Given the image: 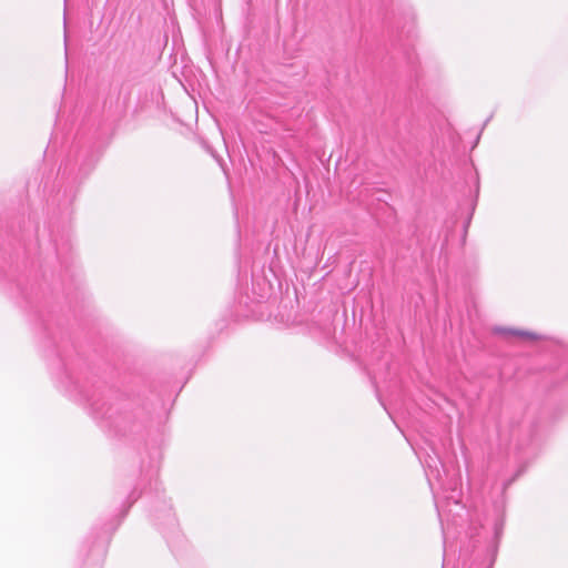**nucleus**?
Masks as SVG:
<instances>
[{
	"mask_svg": "<svg viewBox=\"0 0 568 568\" xmlns=\"http://www.w3.org/2000/svg\"><path fill=\"white\" fill-rule=\"evenodd\" d=\"M426 463H427V468H428L427 477H428V481H429L430 487L432 488L434 487L433 479H435L437 485L440 488L444 489L445 488V484H444V480L442 478V471L438 468L437 463L432 457H429V459Z\"/></svg>",
	"mask_w": 568,
	"mask_h": 568,
	"instance_id": "1",
	"label": "nucleus"
},
{
	"mask_svg": "<svg viewBox=\"0 0 568 568\" xmlns=\"http://www.w3.org/2000/svg\"><path fill=\"white\" fill-rule=\"evenodd\" d=\"M456 487H457V480H455V479H454V480H452V481L449 483V488H450L452 490H455V489H456Z\"/></svg>",
	"mask_w": 568,
	"mask_h": 568,
	"instance_id": "3",
	"label": "nucleus"
},
{
	"mask_svg": "<svg viewBox=\"0 0 568 568\" xmlns=\"http://www.w3.org/2000/svg\"><path fill=\"white\" fill-rule=\"evenodd\" d=\"M495 332L498 334H501V335L518 336V337L527 338V339H539L540 338L539 335H537L536 333L529 332V331L498 327L495 329Z\"/></svg>",
	"mask_w": 568,
	"mask_h": 568,
	"instance_id": "2",
	"label": "nucleus"
}]
</instances>
